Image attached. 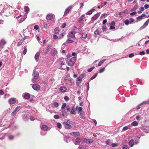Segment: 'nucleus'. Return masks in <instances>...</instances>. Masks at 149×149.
Returning <instances> with one entry per match:
<instances>
[{"label": "nucleus", "instance_id": "obj_46", "mask_svg": "<svg viewBox=\"0 0 149 149\" xmlns=\"http://www.w3.org/2000/svg\"><path fill=\"white\" fill-rule=\"evenodd\" d=\"M86 147L84 145H82L78 147V149H86Z\"/></svg>", "mask_w": 149, "mask_h": 149}, {"label": "nucleus", "instance_id": "obj_17", "mask_svg": "<svg viewBox=\"0 0 149 149\" xmlns=\"http://www.w3.org/2000/svg\"><path fill=\"white\" fill-rule=\"evenodd\" d=\"M67 90L66 87L64 86H61L59 88V90L60 92L64 93L66 92Z\"/></svg>", "mask_w": 149, "mask_h": 149}, {"label": "nucleus", "instance_id": "obj_41", "mask_svg": "<svg viewBox=\"0 0 149 149\" xmlns=\"http://www.w3.org/2000/svg\"><path fill=\"white\" fill-rule=\"evenodd\" d=\"M86 85L87 87V88L86 91V93H88V90L89 89V82H88L86 83Z\"/></svg>", "mask_w": 149, "mask_h": 149}, {"label": "nucleus", "instance_id": "obj_20", "mask_svg": "<svg viewBox=\"0 0 149 149\" xmlns=\"http://www.w3.org/2000/svg\"><path fill=\"white\" fill-rule=\"evenodd\" d=\"M100 12L97 13L95 14L92 17V19H93L94 20H96L100 16Z\"/></svg>", "mask_w": 149, "mask_h": 149}, {"label": "nucleus", "instance_id": "obj_52", "mask_svg": "<svg viewBox=\"0 0 149 149\" xmlns=\"http://www.w3.org/2000/svg\"><path fill=\"white\" fill-rule=\"evenodd\" d=\"M23 42V41H22V40H21L19 41V42H18L17 44V47H19L22 44Z\"/></svg>", "mask_w": 149, "mask_h": 149}, {"label": "nucleus", "instance_id": "obj_4", "mask_svg": "<svg viewBox=\"0 0 149 149\" xmlns=\"http://www.w3.org/2000/svg\"><path fill=\"white\" fill-rule=\"evenodd\" d=\"M77 60V58L75 57L71 58L68 62V65L70 66H73Z\"/></svg>", "mask_w": 149, "mask_h": 149}, {"label": "nucleus", "instance_id": "obj_9", "mask_svg": "<svg viewBox=\"0 0 149 149\" xmlns=\"http://www.w3.org/2000/svg\"><path fill=\"white\" fill-rule=\"evenodd\" d=\"M57 51L55 48L52 49L50 52L51 54L54 57H55L57 56Z\"/></svg>", "mask_w": 149, "mask_h": 149}, {"label": "nucleus", "instance_id": "obj_6", "mask_svg": "<svg viewBox=\"0 0 149 149\" xmlns=\"http://www.w3.org/2000/svg\"><path fill=\"white\" fill-rule=\"evenodd\" d=\"M82 141L86 143L90 144L92 143L93 142V139H87L86 138H83L82 139Z\"/></svg>", "mask_w": 149, "mask_h": 149}, {"label": "nucleus", "instance_id": "obj_58", "mask_svg": "<svg viewBox=\"0 0 149 149\" xmlns=\"http://www.w3.org/2000/svg\"><path fill=\"white\" fill-rule=\"evenodd\" d=\"M53 105L54 107H58L59 104L57 102H54L53 103Z\"/></svg>", "mask_w": 149, "mask_h": 149}, {"label": "nucleus", "instance_id": "obj_2", "mask_svg": "<svg viewBox=\"0 0 149 149\" xmlns=\"http://www.w3.org/2000/svg\"><path fill=\"white\" fill-rule=\"evenodd\" d=\"M71 107L69 105H67L65 109H62V110H61V115L62 116L66 117L67 116V112H69L70 111Z\"/></svg>", "mask_w": 149, "mask_h": 149}, {"label": "nucleus", "instance_id": "obj_31", "mask_svg": "<svg viewBox=\"0 0 149 149\" xmlns=\"http://www.w3.org/2000/svg\"><path fill=\"white\" fill-rule=\"evenodd\" d=\"M39 76V73L37 71H34L33 73V76L34 78L37 79Z\"/></svg>", "mask_w": 149, "mask_h": 149}, {"label": "nucleus", "instance_id": "obj_12", "mask_svg": "<svg viewBox=\"0 0 149 149\" xmlns=\"http://www.w3.org/2000/svg\"><path fill=\"white\" fill-rule=\"evenodd\" d=\"M63 125L65 128L67 129H70L72 127L71 125L68 123L67 122H64L63 123Z\"/></svg>", "mask_w": 149, "mask_h": 149}, {"label": "nucleus", "instance_id": "obj_47", "mask_svg": "<svg viewBox=\"0 0 149 149\" xmlns=\"http://www.w3.org/2000/svg\"><path fill=\"white\" fill-rule=\"evenodd\" d=\"M40 133L41 135L44 136L46 134L47 132L44 131L43 130H42L40 132Z\"/></svg>", "mask_w": 149, "mask_h": 149}, {"label": "nucleus", "instance_id": "obj_60", "mask_svg": "<svg viewBox=\"0 0 149 149\" xmlns=\"http://www.w3.org/2000/svg\"><path fill=\"white\" fill-rule=\"evenodd\" d=\"M64 99L66 101H68L69 100V97L67 96H65L64 97Z\"/></svg>", "mask_w": 149, "mask_h": 149}, {"label": "nucleus", "instance_id": "obj_35", "mask_svg": "<svg viewBox=\"0 0 149 149\" xmlns=\"http://www.w3.org/2000/svg\"><path fill=\"white\" fill-rule=\"evenodd\" d=\"M97 73H95L94 75L89 80L91 81L95 78L97 75Z\"/></svg>", "mask_w": 149, "mask_h": 149}, {"label": "nucleus", "instance_id": "obj_24", "mask_svg": "<svg viewBox=\"0 0 149 149\" xmlns=\"http://www.w3.org/2000/svg\"><path fill=\"white\" fill-rule=\"evenodd\" d=\"M72 7V6H70L68 7L65 10L64 12V15L67 14L69 13L70 11V9Z\"/></svg>", "mask_w": 149, "mask_h": 149}, {"label": "nucleus", "instance_id": "obj_33", "mask_svg": "<svg viewBox=\"0 0 149 149\" xmlns=\"http://www.w3.org/2000/svg\"><path fill=\"white\" fill-rule=\"evenodd\" d=\"M68 39L66 40V42L67 43V44H70L71 43H72L74 42L73 40L70 39L72 38H69V37H68Z\"/></svg>", "mask_w": 149, "mask_h": 149}, {"label": "nucleus", "instance_id": "obj_14", "mask_svg": "<svg viewBox=\"0 0 149 149\" xmlns=\"http://www.w3.org/2000/svg\"><path fill=\"white\" fill-rule=\"evenodd\" d=\"M22 117L23 120L25 121H26L29 120V118L27 114H23L22 115Z\"/></svg>", "mask_w": 149, "mask_h": 149}, {"label": "nucleus", "instance_id": "obj_57", "mask_svg": "<svg viewBox=\"0 0 149 149\" xmlns=\"http://www.w3.org/2000/svg\"><path fill=\"white\" fill-rule=\"evenodd\" d=\"M126 11V10H124V11H123L121 12H120L119 13V15L120 16H123Z\"/></svg>", "mask_w": 149, "mask_h": 149}, {"label": "nucleus", "instance_id": "obj_51", "mask_svg": "<svg viewBox=\"0 0 149 149\" xmlns=\"http://www.w3.org/2000/svg\"><path fill=\"white\" fill-rule=\"evenodd\" d=\"M107 16V14L103 13L101 15V16H100V18H104L105 17H106Z\"/></svg>", "mask_w": 149, "mask_h": 149}, {"label": "nucleus", "instance_id": "obj_40", "mask_svg": "<svg viewBox=\"0 0 149 149\" xmlns=\"http://www.w3.org/2000/svg\"><path fill=\"white\" fill-rule=\"evenodd\" d=\"M27 46H25L24 47V51L23 52V54H25L27 52Z\"/></svg>", "mask_w": 149, "mask_h": 149}, {"label": "nucleus", "instance_id": "obj_18", "mask_svg": "<svg viewBox=\"0 0 149 149\" xmlns=\"http://www.w3.org/2000/svg\"><path fill=\"white\" fill-rule=\"evenodd\" d=\"M53 17V15L51 14L47 15L46 16V18L48 22L52 20Z\"/></svg>", "mask_w": 149, "mask_h": 149}, {"label": "nucleus", "instance_id": "obj_30", "mask_svg": "<svg viewBox=\"0 0 149 149\" xmlns=\"http://www.w3.org/2000/svg\"><path fill=\"white\" fill-rule=\"evenodd\" d=\"M70 134L71 136L77 135L79 136L80 135V133L78 132H74L71 133Z\"/></svg>", "mask_w": 149, "mask_h": 149}, {"label": "nucleus", "instance_id": "obj_25", "mask_svg": "<svg viewBox=\"0 0 149 149\" xmlns=\"http://www.w3.org/2000/svg\"><path fill=\"white\" fill-rule=\"evenodd\" d=\"M24 10L26 14H28L30 10L28 6L24 7Z\"/></svg>", "mask_w": 149, "mask_h": 149}, {"label": "nucleus", "instance_id": "obj_16", "mask_svg": "<svg viewBox=\"0 0 149 149\" xmlns=\"http://www.w3.org/2000/svg\"><path fill=\"white\" fill-rule=\"evenodd\" d=\"M33 88L35 90L38 91L40 89V86L37 84H34L32 86Z\"/></svg>", "mask_w": 149, "mask_h": 149}, {"label": "nucleus", "instance_id": "obj_38", "mask_svg": "<svg viewBox=\"0 0 149 149\" xmlns=\"http://www.w3.org/2000/svg\"><path fill=\"white\" fill-rule=\"evenodd\" d=\"M67 105L66 103L63 104L62 105L61 110H62V109H64L66 107Z\"/></svg>", "mask_w": 149, "mask_h": 149}, {"label": "nucleus", "instance_id": "obj_3", "mask_svg": "<svg viewBox=\"0 0 149 149\" xmlns=\"http://www.w3.org/2000/svg\"><path fill=\"white\" fill-rule=\"evenodd\" d=\"M23 33L24 36L26 37H30L31 38L33 36V34L32 33L31 31L29 30H28L27 28L23 31Z\"/></svg>", "mask_w": 149, "mask_h": 149}, {"label": "nucleus", "instance_id": "obj_59", "mask_svg": "<svg viewBox=\"0 0 149 149\" xmlns=\"http://www.w3.org/2000/svg\"><path fill=\"white\" fill-rule=\"evenodd\" d=\"M107 27L106 26H103L102 27V30L103 31H105L107 29Z\"/></svg>", "mask_w": 149, "mask_h": 149}, {"label": "nucleus", "instance_id": "obj_28", "mask_svg": "<svg viewBox=\"0 0 149 149\" xmlns=\"http://www.w3.org/2000/svg\"><path fill=\"white\" fill-rule=\"evenodd\" d=\"M71 110L70 109L71 111L70 113L72 114L75 115V111L74 109V107L72 106L71 108Z\"/></svg>", "mask_w": 149, "mask_h": 149}, {"label": "nucleus", "instance_id": "obj_49", "mask_svg": "<svg viewBox=\"0 0 149 149\" xmlns=\"http://www.w3.org/2000/svg\"><path fill=\"white\" fill-rule=\"evenodd\" d=\"M54 118L55 119H58L60 118V117L58 115L56 114L54 116Z\"/></svg>", "mask_w": 149, "mask_h": 149}, {"label": "nucleus", "instance_id": "obj_50", "mask_svg": "<svg viewBox=\"0 0 149 149\" xmlns=\"http://www.w3.org/2000/svg\"><path fill=\"white\" fill-rule=\"evenodd\" d=\"M106 60V59H104L103 60H102V61H100L99 62V63H98V66H100L101 65V64H100V63H103Z\"/></svg>", "mask_w": 149, "mask_h": 149}, {"label": "nucleus", "instance_id": "obj_5", "mask_svg": "<svg viewBox=\"0 0 149 149\" xmlns=\"http://www.w3.org/2000/svg\"><path fill=\"white\" fill-rule=\"evenodd\" d=\"M139 128L143 132L146 133H148L149 132V129L148 127L146 126L142 125Z\"/></svg>", "mask_w": 149, "mask_h": 149}, {"label": "nucleus", "instance_id": "obj_8", "mask_svg": "<svg viewBox=\"0 0 149 149\" xmlns=\"http://www.w3.org/2000/svg\"><path fill=\"white\" fill-rule=\"evenodd\" d=\"M40 127L42 130L47 131L49 130L51 128L50 127H49L48 126L45 125H41Z\"/></svg>", "mask_w": 149, "mask_h": 149}, {"label": "nucleus", "instance_id": "obj_39", "mask_svg": "<svg viewBox=\"0 0 149 149\" xmlns=\"http://www.w3.org/2000/svg\"><path fill=\"white\" fill-rule=\"evenodd\" d=\"M107 65L104 67L103 68H101L100 70L99 71V73H101L103 72L105 70V68Z\"/></svg>", "mask_w": 149, "mask_h": 149}, {"label": "nucleus", "instance_id": "obj_42", "mask_svg": "<svg viewBox=\"0 0 149 149\" xmlns=\"http://www.w3.org/2000/svg\"><path fill=\"white\" fill-rule=\"evenodd\" d=\"M52 47V45H48L46 49L47 52H48L49 51V49Z\"/></svg>", "mask_w": 149, "mask_h": 149}, {"label": "nucleus", "instance_id": "obj_64", "mask_svg": "<svg viewBox=\"0 0 149 149\" xmlns=\"http://www.w3.org/2000/svg\"><path fill=\"white\" fill-rule=\"evenodd\" d=\"M134 56V54L133 53H132L129 54L128 55V57L130 58H132Z\"/></svg>", "mask_w": 149, "mask_h": 149}, {"label": "nucleus", "instance_id": "obj_63", "mask_svg": "<svg viewBox=\"0 0 149 149\" xmlns=\"http://www.w3.org/2000/svg\"><path fill=\"white\" fill-rule=\"evenodd\" d=\"M145 54V53L144 51H142L139 53V54L140 55H143Z\"/></svg>", "mask_w": 149, "mask_h": 149}, {"label": "nucleus", "instance_id": "obj_36", "mask_svg": "<svg viewBox=\"0 0 149 149\" xmlns=\"http://www.w3.org/2000/svg\"><path fill=\"white\" fill-rule=\"evenodd\" d=\"M0 43L1 44L3 45L4 46L6 43V42L4 39H2L0 41Z\"/></svg>", "mask_w": 149, "mask_h": 149}, {"label": "nucleus", "instance_id": "obj_48", "mask_svg": "<svg viewBox=\"0 0 149 149\" xmlns=\"http://www.w3.org/2000/svg\"><path fill=\"white\" fill-rule=\"evenodd\" d=\"M100 33V32L97 30H96L94 32V34L96 36L99 35Z\"/></svg>", "mask_w": 149, "mask_h": 149}, {"label": "nucleus", "instance_id": "obj_29", "mask_svg": "<svg viewBox=\"0 0 149 149\" xmlns=\"http://www.w3.org/2000/svg\"><path fill=\"white\" fill-rule=\"evenodd\" d=\"M85 16V15L84 14L80 16L79 20V23H81L83 21V19L84 18Z\"/></svg>", "mask_w": 149, "mask_h": 149}, {"label": "nucleus", "instance_id": "obj_11", "mask_svg": "<svg viewBox=\"0 0 149 149\" xmlns=\"http://www.w3.org/2000/svg\"><path fill=\"white\" fill-rule=\"evenodd\" d=\"M22 96L23 98L26 100H27L30 97V94L27 93H23L22 94Z\"/></svg>", "mask_w": 149, "mask_h": 149}, {"label": "nucleus", "instance_id": "obj_53", "mask_svg": "<svg viewBox=\"0 0 149 149\" xmlns=\"http://www.w3.org/2000/svg\"><path fill=\"white\" fill-rule=\"evenodd\" d=\"M148 104V103L147 102V101H143L142 103H141L140 104H139V105H143V104Z\"/></svg>", "mask_w": 149, "mask_h": 149}, {"label": "nucleus", "instance_id": "obj_43", "mask_svg": "<svg viewBox=\"0 0 149 149\" xmlns=\"http://www.w3.org/2000/svg\"><path fill=\"white\" fill-rule=\"evenodd\" d=\"M130 20L128 19H127L124 21V23L126 25H128L130 24Z\"/></svg>", "mask_w": 149, "mask_h": 149}, {"label": "nucleus", "instance_id": "obj_45", "mask_svg": "<svg viewBox=\"0 0 149 149\" xmlns=\"http://www.w3.org/2000/svg\"><path fill=\"white\" fill-rule=\"evenodd\" d=\"M56 126L59 129H61V125L60 123H58L56 124Z\"/></svg>", "mask_w": 149, "mask_h": 149}, {"label": "nucleus", "instance_id": "obj_27", "mask_svg": "<svg viewBox=\"0 0 149 149\" xmlns=\"http://www.w3.org/2000/svg\"><path fill=\"white\" fill-rule=\"evenodd\" d=\"M134 140L133 139H131L129 142V145L131 147H132L134 144Z\"/></svg>", "mask_w": 149, "mask_h": 149}, {"label": "nucleus", "instance_id": "obj_37", "mask_svg": "<svg viewBox=\"0 0 149 149\" xmlns=\"http://www.w3.org/2000/svg\"><path fill=\"white\" fill-rule=\"evenodd\" d=\"M138 124V123L136 121H134L131 123V125L133 126H136Z\"/></svg>", "mask_w": 149, "mask_h": 149}, {"label": "nucleus", "instance_id": "obj_26", "mask_svg": "<svg viewBox=\"0 0 149 149\" xmlns=\"http://www.w3.org/2000/svg\"><path fill=\"white\" fill-rule=\"evenodd\" d=\"M95 9L93 8L91 9V10H89L88 12L86 13V15H91L92 12L95 10Z\"/></svg>", "mask_w": 149, "mask_h": 149}, {"label": "nucleus", "instance_id": "obj_62", "mask_svg": "<svg viewBox=\"0 0 149 149\" xmlns=\"http://www.w3.org/2000/svg\"><path fill=\"white\" fill-rule=\"evenodd\" d=\"M129 20L130 24H132L134 21V19L132 18H130Z\"/></svg>", "mask_w": 149, "mask_h": 149}, {"label": "nucleus", "instance_id": "obj_44", "mask_svg": "<svg viewBox=\"0 0 149 149\" xmlns=\"http://www.w3.org/2000/svg\"><path fill=\"white\" fill-rule=\"evenodd\" d=\"M122 149H129V146L127 145H124L122 146Z\"/></svg>", "mask_w": 149, "mask_h": 149}, {"label": "nucleus", "instance_id": "obj_21", "mask_svg": "<svg viewBox=\"0 0 149 149\" xmlns=\"http://www.w3.org/2000/svg\"><path fill=\"white\" fill-rule=\"evenodd\" d=\"M40 55V54L39 52H38L36 53L35 55L34 58L37 62H38V61Z\"/></svg>", "mask_w": 149, "mask_h": 149}, {"label": "nucleus", "instance_id": "obj_10", "mask_svg": "<svg viewBox=\"0 0 149 149\" xmlns=\"http://www.w3.org/2000/svg\"><path fill=\"white\" fill-rule=\"evenodd\" d=\"M20 107V106H18L16 107L13 112L11 113V115L12 116H15L16 115L17 111L19 110V109Z\"/></svg>", "mask_w": 149, "mask_h": 149}, {"label": "nucleus", "instance_id": "obj_22", "mask_svg": "<svg viewBox=\"0 0 149 149\" xmlns=\"http://www.w3.org/2000/svg\"><path fill=\"white\" fill-rule=\"evenodd\" d=\"M135 137H137L138 139V140H135V141H134V144L135 145L139 143V139H140L141 136H139V134H137L136 136Z\"/></svg>", "mask_w": 149, "mask_h": 149}, {"label": "nucleus", "instance_id": "obj_7", "mask_svg": "<svg viewBox=\"0 0 149 149\" xmlns=\"http://www.w3.org/2000/svg\"><path fill=\"white\" fill-rule=\"evenodd\" d=\"M76 33V32L74 31H72L69 32V33L68 35V37L69 38H73L75 37V34Z\"/></svg>", "mask_w": 149, "mask_h": 149}, {"label": "nucleus", "instance_id": "obj_15", "mask_svg": "<svg viewBox=\"0 0 149 149\" xmlns=\"http://www.w3.org/2000/svg\"><path fill=\"white\" fill-rule=\"evenodd\" d=\"M17 99L15 98H11L8 100L9 103L10 104H13L15 103Z\"/></svg>", "mask_w": 149, "mask_h": 149}, {"label": "nucleus", "instance_id": "obj_56", "mask_svg": "<svg viewBox=\"0 0 149 149\" xmlns=\"http://www.w3.org/2000/svg\"><path fill=\"white\" fill-rule=\"evenodd\" d=\"M4 139V134L2 133L0 134V140H3Z\"/></svg>", "mask_w": 149, "mask_h": 149}, {"label": "nucleus", "instance_id": "obj_55", "mask_svg": "<svg viewBox=\"0 0 149 149\" xmlns=\"http://www.w3.org/2000/svg\"><path fill=\"white\" fill-rule=\"evenodd\" d=\"M82 79L80 77L77 78V81H80L81 82L82 81Z\"/></svg>", "mask_w": 149, "mask_h": 149}, {"label": "nucleus", "instance_id": "obj_23", "mask_svg": "<svg viewBox=\"0 0 149 149\" xmlns=\"http://www.w3.org/2000/svg\"><path fill=\"white\" fill-rule=\"evenodd\" d=\"M81 142V140L79 138H77L75 139V141L74 142V143L77 145L80 144Z\"/></svg>", "mask_w": 149, "mask_h": 149}, {"label": "nucleus", "instance_id": "obj_54", "mask_svg": "<svg viewBox=\"0 0 149 149\" xmlns=\"http://www.w3.org/2000/svg\"><path fill=\"white\" fill-rule=\"evenodd\" d=\"M87 34H86L85 33H83L82 35V36L85 39L87 38Z\"/></svg>", "mask_w": 149, "mask_h": 149}, {"label": "nucleus", "instance_id": "obj_61", "mask_svg": "<svg viewBox=\"0 0 149 149\" xmlns=\"http://www.w3.org/2000/svg\"><path fill=\"white\" fill-rule=\"evenodd\" d=\"M66 26V24L65 23H63L62 25L61 26V28H64Z\"/></svg>", "mask_w": 149, "mask_h": 149}, {"label": "nucleus", "instance_id": "obj_34", "mask_svg": "<svg viewBox=\"0 0 149 149\" xmlns=\"http://www.w3.org/2000/svg\"><path fill=\"white\" fill-rule=\"evenodd\" d=\"M8 139L9 140H12L13 139L15 136L13 135L8 134Z\"/></svg>", "mask_w": 149, "mask_h": 149}, {"label": "nucleus", "instance_id": "obj_32", "mask_svg": "<svg viewBox=\"0 0 149 149\" xmlns=\"http://www.w3.org/2000/svg\"><path fill=\"white\" fill-rule=\"evenodd\" d=\"M60 31V29L58 27H56L54 29V33L56 34H58L59 33Z\"/></svg>", "mask_w": 149, "mask_h": 149}, {"label": "nucleus", "instance_id": "obj_1", "mask_svg": "<svg viewBox=\"0 0 149 149\" xmlns=\"http://www.w3.org/2000/svg\"><path fill=\"white\" fill-rule=\"evenodd\" d=\"M10 15L9 12V8L8 6L7 5L3 6L0 5V15L5 16H8Z\"/></svg>", "mask_w": 149, "mask_h": 149}, {"label": "nucleus", "instance_id": "obj_19", "mask_svg": "<svg viewBox=\"0 0 149 149\" xmlns=\"http://www.w3.org/2000/svg\"><path fill=\"white\" fill-rule=\"evenodd\" d=\"M64 140L67 143H68L70 141V137L69 136H65L63 135Z\"/></svg>", "mask_w": 149, "mask_h": 149}, {"label": "nucleus", "instance_id": "obj_13", "mask_svg": "<svg viewBox=\"0 0 149 149\" xmlns=\"http://www.w3.org/2000/svg\"><path fill=\"white\" fill-rule=\"evenodd\" d=\"M149 23V18L144 23L143 25L141 26L139 29V30H141L145 28L148 26Z\"/></svg>", "mask_w": 149, "mask_h": 149}]
</instances>
